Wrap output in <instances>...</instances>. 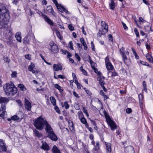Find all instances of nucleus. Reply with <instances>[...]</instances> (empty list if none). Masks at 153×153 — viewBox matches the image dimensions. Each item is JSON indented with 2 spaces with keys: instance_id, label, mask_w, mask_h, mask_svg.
I'll use <instances>...</instances> for the list:
<instances>
[{
  "instance_id": "obj_1",
  "label": "nucleus",
  "mask_w": 153,
  "mask_h": 153,
  "mask_svg": "<svg viewBox=\"0 0 153 153\" xmlns=\"http://www.w3.org/2000/svg\"><path fill=\"white\" fill-rule=\"evenodd\" d=\"M10 18L9 12L2 4H0V26L3 29L4 41L9 46H11L13 43L12 29L8 27L7 24Z\"/></svg>"
},
{
  "instance_id": "obj_2",
  "label": "nucleus",
  "mask_w": 153,
  "mask_h": 153,
  "mask_svg": "<svg viewBox=\"0 0 153 153\" xmlns=\"http://www.w3.org/2000/svg\"><path fill=\"white\" fill-rule=\"evenodd\" d=\"M33 124L36 128L40 131L43 129L45 125V128H46L47 126L50 125L47 120H44L42 116H40L35 119Z\"/></svg>"
},
{
  "instance_id": "obj_3",
  "label": "nucleus",
  "mask_w": 153,
  "mask_h": 153,
  "mask_svg": "<svg viewBox=\"0 0 153 153\" xmlns=\"http://www.w3.org/2000/svg\"><path fill=\"white\" fill-rule=\"evenodd\" d=\"M4 85L3 88L6 94L8 96H13L17 92V88L14 85L12 82L10 83L6 84Z\"/></svg>"
},
{
  "instance_id": "obj_4",
  "label": "nucleus",
  "mask_w": 153,
  "mask_h": 153,
  "mask_svg": "<svg viewBox=\"0 0 153 153\" xmlns=\"http://www.w3.org/2000/svg\"><path fill=\"white\" fill-rule=\"evenodd\" d=\"M45 130L46 132L47 137L54 141L57 140V137L53 131V129L50 125L47 126L46 128H45Z\"/></svg>"
},
{
  "instance_id": "obj_5",
  "label": "nucleus",
  "mask_w": 153,
  "mask_h": 153,
  "mask_svg": "<svg viewBox=\"0 0 153 153\" xmlns=\"http://www.w3.org/2000/svg\"><path fill=\"white\" fill-rule=\"evenodd\" d=\"M52 1L55 4L58 9L60 12L62 13L63 12H64L66 14H69L70 13L69 12L66 10L63 6L61 4H59L56 0H52Z\"/></svg>"
},
{
  "instance_id": "obj_6",
  "label": "nucleus",
  "mask_w": 153,
  "mask_h": 153,
  "mask_svg": "<svg viewBox=\"0 0 153 153\" xmlns=\"http://www.w3.org/2000/svg\"><path fill=\"white\" fill-rule=\"evenodd\" d=\"M120 53L122 55L123 59L126 65H128V64L130 63V60L127 59L126 55L124 51H123L121 50V49H120Z\"/></svg>"
},
{
  "instance_id": "obj_7",
  "label": "nucleus",
  "mask_w": 153,
  "mask_h": 153,
  "mask_svg": "<svg viewBox=\"0 0 153 153\" xmlns=\"http://www.w3.org/2000/svg\"><path fill=\"white\" fill-rule=\"evenodd\" d=\"M107 123L109 125L112 130H114L117 127L115 123L111 120H109L108 121Z\"/></svg>"
},
{
  "instance_id": "obj_8",
  "label": "nucleus",
  "mask_w": 153,
  "mask_h": 153,
  "mask_svg": "<svg viewBox=\"0 0 153 153\" xmlns=\"http://www.w3.org/2000/svg\"><path fill=\"white\" fill-rule=\"evenodd\" d=\"M25 108L27 111H30L32 107L31 103L26 98L25 99Z\"/></svg>"
},
{
  "instance_id": "obj_9",
  "label": "nucleus",
  "mask_w": 153,
  "mask_h": 153,
  "mask_svg": "<svg viewBox=\"0 0 153 153\" xmlns=\"http://www.w3.org/2000/svg\"><path fill=\"white\" fill-rule=\"evenodd\" d=\"M41 13L42 14V16L43 17L45 21L50 25L53 26V21L50 18H48L46 15L43 14L42 12H41Z\"/></svg>"
},
{
  "instance_id": "obj_10",
  "label": "nucleus",
  "mask_w": 153,
  "mask_h": 153,
  "mask_svg": "<svg viewBox=\"0 0 153 153\" xmlns=\"http://www.w3.org/2000/svg\"><path fill=\"white\" fill-rule=\"evenodd\" d=\"M51 50L54 53H57L59 51V49L58 46L54 43H53L52 45H51Z\"/></svg>"
},
{
  "instance_id": "obj_11",
  "label": "nucleus",
  "mask_w": 153,
  "mask_h": 153,
  "mask_svg": "<svg viewBox=\"0 0 153 153\" xmlns=\"http://www.w3.org/2000/svg\"><path fill=\"white\" fill-rule=\"evenodd\" d=\"M5 113V105L3 106V105H1L0 109V117L4 118Z\"/></svg>"
},
{
  "instance_id": "obj_12",
  "label": "nucleus",
  "mask_w": 153,
  "mask_h": 153,
  "mask_svg": "<svg viewBox=\"0 0 153 153\" xmlns=\"http://www.w3.org/2000/svg\"><path fill=\"white\" fill-rule=\"evenodd\" d=\"M9 101L7 97H0V104L4 103V105L2 104L1 105L3 106L5 105V106L6 104ZM6 107V106H5Z\"/></svg>"
},
{
  "instance_id": "obj_13",
  "label": "nucleus",
  "mask_w": 153,
  "mask_h": 153,
  "mask_svg": "<svg viewBox=\"0 0 153 153\" xmlns=\"http://www.w3.org/2000/svg\"><path fill=\"white\" fill-rule=\"evenodd\" d=\"M53 68L55 71H58L62 70V67L60 64H54L53 66Z\"/></svg>"
},
{
  "instance_id": "obj_14",
  "label": "nucleus",
  "mask_w": 153,
  "mask_h": 153,
  "mask_svg": "<svg viewBox=\"0 0 153 153\" xmlns=\"http://www.w3.org/2000/svg\"><path fill=\"white\" fill-rule=\"evenodd\" d=\"M31 36L30 35H27L23 39V43L25 44H29L31 40Z\"/></svg>"
},
{
  "instance_id": "obj_15",
  "label": "nucleus",
  "mask_w": 153,
  "mask_h": 153,
  "mask_svg": "<svg viewBox=\"0 0 153 153\" xmlns=\"http://www.w3.org/2000/svg\"><path fill=\"white\" fill-rule=\"evenodd\" d=\"M7 150V148L5 145L4 142L1 140H0V151L1 150L6 151Z\"/></svg>"
},
{
  "instance_id": "obj_16",
  "label": "nucleus",
  "mask_w": 153,
  "mask_h": 153,
  "mask_svg": "<svg viewBox=\"0 0 153 153\" xmlns=\"http://www.w3.org/2000/svg\"><path fill=\"white\" fill-rule=\"evenodd\" d=\"M107 153H111V145L110 143L105 142Z\"/></svg>"
},
{
  "instance_id": "obj_17",
  "label": "nucleus",
  "mask_w": 153,
  "mask_h": 153,
  "mask_svg": "<svg viewBox=\"0 0 153 153\" xmlns=\"http://www.w3.org/2000/svg\"><path fill=\"white\" fill-rule=\"evenodd\" d=\"M126 151H127L128 153H134V150L133 147L131 146H130L126 147L125 149Z\"/></svg>"
},
{
  "instance_id": "obj_18",
  "label": "nucleus",
  "mask_w": 153,
  "mask_h": 153,
  "mask_svg": "<svg viewBox=\"0 0 153 153\" xmlns=\"http://www.w3.org/2000/svg\"><path fill=\"white\" fill-rule=\"evenodd\" d=\"M40 148L44 150L48 151L49 150V145L46 142L42 143Z\"/></svg>"
},
{
  "instance_id": "obj_19",
  "label": "nucleus",
  "mask_w": 153,
  "mask_h": 153,
  "mask_svg": "<svg viewBox=\"0 0 153 153\" xmlns=\"http://www.w3.org/2000/svg\"><path fill=\"white\" fill-rule=\"evenodd\" d=\"M47 10L49 12L51 13L53 16H55V13L54 12L52 7L51 6H48L47 8Z\"/></svg>"
},
{
  "instance_id": "obj_20",
  "label": "nucleus",
  "mask_w": 153,
  "mask_h": 153,
  "mask_svg": "<svg viewBox=\"0 0 153 153\" xmlns=\"http://www.w3.org/2000/svg\"><path fill=\"white\" fill-rule=\"evenodd\" d=\"M80 41L82 43L83 45L84 46V49L86 51L87 50L88 47L87 46V44L85 42L84 39L83 38H81L80 39Z\"/></svg>"
},
{
  "instance_id": "obj_21",
  "label": "nucleus",
  "mask_w": 153,
  "mask_h": 153,
  "mask_svg": "<svg viewBox=\"0 0 153 153\" xmlns=\"http://www.w3.org/2000/svg\"><path fill=\"white\" fill-rule=\"evenodd\" d=\"M21 33L19 32H17L15 35V37L17 40L19 42H22V37L20 36Z\"/></svg>"
},
{
  "instance_id": "obj_22",
  "label": "nucleus",
  "mask_w": 153,
  "mask_h": 153,
  "mask_svg": "<svg viewBox=\"0 0 153 153\" xmlns=\"http://www.w3.org/2000/svg\"><path fill=\"white\" fill-rule=\"evenodd\" d=\"M147 60L150 62L153 63V58L152 57L151 54H149V53L147 54L146 55Z\"/></svg>"
},
{
  "instance_id": "obj_23",
  "label": "nucleus",
  "mask_w": 153,
  "mask_h": 153,
  "mask_svg": "<svg viewBox=\"0 0 153 153\" xmlns=\"http://www.w3.org/2000/svg\"><path fill=\"white\" fill-rule=\"evenodd\" d=\"M89 60L90 61V63L91 65V67H92V69L94 70V72L96 74H97V73L98 71V69L97 68L94 67L92 65V63H94V62L91 59V57L90 56H89Z\"/></svg>"
},
{
  "instance_id": "obj_24",
  "label": "nucleus",
  "mask_w": 153,
  "mask_h": 153,
  "mask_svg": "<svg viewBox=\"0 0 153 153\" xmlns=\"http://www.w3.org/2000/svg\"><path fill=\"white\" fill-rule=\"evenodd\" d=\"M33 132L35 134V136L38 137H40L42 136V134L36 129H34L33 130Z\"/></svg>"
},
{
  "instance_id": "obj_25",
  "label": "nucleus",
  "mask_w": 153,
  "mask_h": 153,
  "mask_svg": "<svg viewBox=\"0 0 153 153\" xmlns=\"http://www.w3.org/2000/svg\"><path fill=\"white\" fill-rule=\"evenodd\" d=\"M94 146V148L93 149L94 151H96V152H98L100 149L99 146V142L98 141H97L96 143V145H95Z\"/></svg>"
},
{
  "instance_id": "obj_26",
  "label": "nucleus",
  "mask_w": 153,
  "mask_h": 153,
  "mask_svg": "<svg viewBox=\"0 0 153 153\" xmlns=\"http://www.w3.org/2000/svg\"><path fill=\"white\" fill-rule=\"evenodd\" d=\"M111 3L109 4L110 8L112 10H114L115 7V4L114 0H111Z\"/></svg>"
},
{
  "instance_id": "obj_27",
  "label": "nucleus",
  "mask_w": 153,
  "mask_h": 153,
  "mask_svg": "<svg viewBox=\"0 0 153 153\" xmlns=\"http://www.w3.org/2000/svg\"><path fill=\"white\" fill-rule=\"evenodd\" d=\"M54 87L58 89L60 92H61L63 91V89L62 88V87L57 84L55 85Z\"/></svg>"
},
{
  "instance_id": "obj_28",
  "label": "nucleus",
  "mask_w": 153,
  "mask_h": 153,
  "mask_svg": "<svg viewBox=\"0 0 153 153\" xmlns=\"http://www.w3.org/2000/svg\"><path fill=\"white\" fill-rule=\"evenodd\" d=\"M50 99L51 102L53 106H55L56 105V100L53 97L51 96L50 97Z\"/></svg>"
},
{
  "instance_id": "obj_29",
  "label": "nucleus",
  "mask_w": 153,
  "mask_h": 153,
  "mask_svg": "<svg viewBox=\"0 0 153 153\" xmlns=\"http://www.w3.org/2000/svg\"><path fill=\"white\" fill-rule=\"evenodd\" d=\"M106 66L108 70H112L114 68L113 66L111 63L106 65Z\"/></svg>"
},
{
  "instance_id": "obj_30",
  "label": "nucleus",
  "mask_w": 153,
  "mask_h": 153,
  "mask_svg": "<svg viewBox=\"0 0 153 153\" xmlns=\"http://www.w3.org/2000/svg\"><path fill=\"white\" fill-rule=\"evenodd\" d=\"M69 128L70 130L71 131L74 132L75 131L74 127V124L72 122L71 123L69 124Z\"/></svg>"
},
{
  "instance_id": "obj_31",
  "label": "nucleus",
  "mask_w": 153,
  "mask_h": 153,
  "mask_svg": "<svg viewBox=\"0 0 153 153\" xmlns=\"http://www.w3.org/2000/svg\"><path fill=\"white\" fill-rule=\"evenodd\" d=\"M103 113L107 122L109 120H111L110 118V117L109 115L105 111L103 112Z\"/></svg>"
},
{
  "instance_id": "obj_32",
  "label": "nucleus",
  "mask_w": 153,
  "mask_h": 153,
  "mask_svg": "<svg viewBox=\"0 0 153 153\" xmlns=\"http://www.w3.org/2000/svg\"><path fill=\"white\" fill-rule=\"evenodd\" d=\"M18 87L19 88L21 91H25L26 88L23 84H20L18 85Z\"/></svg>"
},
{
  "instance_id": "obj_33",
  "label": "nucleus",
  "mask_w": 153,
  "mask_h": 153,
  "mask_svg": "<svg viewBox=\"0 0 153 153\" xmlns=\"http://www.w3.org/2000/svg\"><path fill=\"white\" fill-rule=\"evenodd\" d=\"M62 102L61 104L62 107H64L66 109H68L69 108V105L68 104L67 102L65 101L64 102V104H62Z\"/></svg>"
},
{
  "instance_id": "obj_34",
  "label": "nucleus",
  "mask_w": 153,
  "mask_h": 153,
  "mask_svg": "<svg viewBox=\"0 0 153 153\" xmlns=\"http://www.w3.org/2000/svg\"><path fill=\"white\" fill-rule=\"evenodd\" d=\"M11 119L14 121H18L19 120V117L16 115H14L11 117Z\"/></svg>"
},
{
  "instance_id": "obj_35",
  "label": "nucleus",
  "mask_w": 153,
  "mask_h": 153,
  "mask_svg": "<svg viewBox=\"0 0 153 153\" xmlns=\"http://www.w3.org/2000/svg\"><path fill=\"white\" fill-rule=\"evenodd\" d=\"M35 67V65L32 63H31L30 65L28 67V69L29 71H31V70L33 69Z\"/></svg>"
},
{
  "instance_id": "obj_36",
  "label": "nucleus",
  "mask_w": 153,
  "mask_h": 153,
  "mask_svg": "<svg viewBox=\"0 0 153 153\" xmlns=\"http://www.w3.org/2000/svg\"><path fill=\"white\" fill-rule=\"evenodd\" d=\"M140 62L141 64L143 65H146L151 68L150 65L147 62L142 61H140Z\"/></svg>"
},
{
  "instance_id": "obj_37",
  "label": "nucleus",
  "mask_w": 153,
  "mask_h": 153,
  "mask_svg": "<svg viewBox=\"0 0 153 153\" xmlns=\"http://www.w3.org/2000/svg\"><path fill=\"white\" fill-rule=\"evenodd\" d=\"M80 120L81 122L84 124L85 123H86V122H87L86 120V119L84 117H82L80 119Z\"/></svg>"
},
{
  "instance_id": "obj_38",
  "label": "nucleus",
  "mask_w": 153,
  "mask_h": 153,
  "mask_svg": "<svg viewBox=\"0 0 153 153\" xmlns=\"http://www.w3.org/2000/svg\"><path fill=\"white\" fill-rule=\"evenodd\" d=\"M139 103H140V106L141 108H143V102L142 100H141L140 96L139 95Z\"/></svg>"
},
{
  "instance_id": "obj_39",
  "label": "nucleus",
  "mask_w": 153,
  "mask_h": 153,
  "mask_svg": "<svg viewBox=\"0 0 153 153\" xmlns=\"http://www.w3.org/2000/svg\"><path fill=\"white\" fill-rule=\"evenodd\" d=\"M101 25L102 27H108V25L105 22L102 21L101 22Z\"/></svg>"
},
{
  "instance_id": "obj_40",
  "label": "nucleus",
  "mask_w": 153,
  "mask_h": 153,
  "mask_svg": "<svg viewBox=\"0 0 153 153\" xmlns=\"http://www.w3.org/2000/svg\"><path fill=\"white\" fill-rule=\"evenodd\" d=\"M102 30L105 34L108 31V27H102Z\"/></svg>"
},
{
  "instance_id": "obj_41",
  "label": "nucleus",
  "mask_w": 153,
  "mask_h": 153,
  "mask_svg": "<svg viewBox=\"0 0 153 153\" xmlns=\"http://www.w3.org/2000/svg\"><path fill=\"white\" fill-rule=\"evenodd\" d=\"M54 108L56 111L59 114L60 113V111L59 109V108L57 106H56L54 107Z\"/></svg>"
},
{
  "instance_id": "obj_42",
  "label": "nucleus",
  "mask_w": 153,
  "mask_h": 153,
  "mask_svg": "<svg viewBox=\"0 0 153 153\" xmlns=\"http://www.w3.org/2000/svg\"><path fill=\"white\" fill-rule=\"evenodd\" d=\"M16 102H17L19 105L20 107L22 108L23 107V104H22V102L20 100H17Z\"/></svg>"
},
{
  "instance_id": "obj_43",
  "label": "nucleus",
  "mask_w": 153,
  "mask_h": 153,
  "mask_svg": "<svg viewBox=\"0 0 153 153\" xmlns=\"http://www.w3.org/2000/svg\"><path fill=\"white\" fill-rule=\"evenodd\" d=\"M111 73L112 74L111 76L112 77L115 76L117 75V73L116 72L112 70L111 71Z\"/></svg>"
},
{
  "instance_id": "obj_44",
  "label": "nucleus",
  "mask_w": 153,
  "mask_h": 153,
  "mask_svg": "<svg viewBox=\"0 0 153 153\" xmlns=\"http://www.w3.org/2000/svg\"><path fill=\"white\" fill-rule=\"evenodd\" d=\"M84 89L85 90L86 93L89 95L91 96L92 94L91 93V92L89 90H88L86 88H84Z\"/></svg>"
},
{
  "instance_id": "obj_45",
  "label": "nucleus",
  "mask_w": 153,
  "mask_h": 153,
  "mask_svg": "<svg viewBox=\"0 0 153 153\" xmlns=\"http://www.w3.org/2000/svg\"><path fill=\"white\" fill-rule=\"evenodd\" d=\"M83 112L85 114L87 117L89 116V114L88 113L87 110L85 108V107H83L82 109Z\"/></svg>"
},
{
  "instance_id": "obj_46",
  "label": "nucleus",
  "mask_w": 153,
  "mask_h": 153,
  "mask_svg": "<svg viewBox=\"0 0 153 153\" xmlns=\"http://www.w3.org/2000/svg\"><path fill=\"white\" fill-rule=\"evenodd\" d=\"M134 32L135 33L136 36L137 37H139V33L137 28H135L134 29Z\"/></svg>"
},
{
  "instance_id": "obj_47",
  "label": "nucleus",
  "mask_w": 153,
  "mask_h": 153,
  "mask_svg": "<svg viewBox=\"0 0 153 153\" xmlns=\"http://www.w3.org/2000/svg\"><path fill=\"white\" fill-rule=\"evenodd\" d=\"M132 50L133 54L135 56V58L137 59H139V56L137 54L135 51L134 50Z\"/></svg>"
},
{
  "instance_id": "obj_48",
  "label": "nucleus",
  "mask_w": 153,
  "mask_h": 153,
  "mask_svg": "<svg viewBox=\"0 0 153 153\" xmlns=\"http://www.w3.org/2000/svg\"><path fill=\"white\" fill-rule=\"evenodd\" d=\"M100 32V30H99V32L97 33V35L98 37H100L102 35L105 34L103 32L101 33Z\"/></svg>"
},
{
  "instance_id": "obj_49",
  "label": "nucleus",
  "mask_w": 153,
  "mask_h": 153,
  "mask_svg": "<svg viewBox=\"0 0 153 153\" xmlns=\"http://www.w3.org/2000/svg\"><path fill=\"white\" fill-rule=\"evenodd\" d=\"M68 27L69 29L71 31H73L74 30V27L71 24H70L68 25Z\"/></svg>"
},
{
  "instance_id": "obj_50",
  "label": "nucleus",
  "mask_w": 153,
  "mask_h": 153,
  "mask_svg": "<svg viewBox=\"0 0 153 153\" xmlns=\"http://www.w3.org/2000/svg\"><path fill=\"white\" fill-rule=\"evenodd\" d=\"M69 44L70 45L69 48H70L72 50H74V48L73 47V43L71 41H70L69 42Z\"/></svg>"
},
{
  "instance_id": "obj_51",
  "label": "nucleus",
  "mask_w": 153,
  "mask_h": 153,
  "mask_svg": "<svg viewBox=\"0 0 153 153\" xmlns=\"http://www.w3.org/2000/svg\"><path fill=\"white\" fill-rule=\"evenodd\" d=\"M132 112V109L130 108H128L126 109V113L128 114H130Z\"/></svg>"
},
{
  "instance_id": "obj_52",
  "label": "nucleus",
  "mask_w": 153,
  "mask_h": 153,
  "mask_svg": "<svg viewBox=\"0 0 153 153\" xmlns=\"http://www.w3.org/2000/svg\"><path fill=\"white\" fill-rule=\"evenodd\" d=\"M75 57L79 61L81 60V58L76 53H75Z\"/></svg>"
},
{
  "instance_id": "obj_53",
  "label": "nucleus",
  "mask_w": 153,
  "mask_h": 153,
  "mask_svg": "<svg viewBox=\"0 0 153 153\" xmlns=\"http://www.w3.org/2000/svg\"><path fill=\"white\" fill-rule=\"evenodd\" d=\"M105 65H106L107 64H108V63H110L109 62V58L108 57H106L105 60Z\"/></svg>"
},
{
  "instance_id": "obj_54",
  "label": "nucleus",
  "mask_w": 153,
  "mask_h": 153,
  "mask_svg": "<svg viewBox=\"0 0 153 153\" xmlns=\"http://www.w3.org/2000/svg\"><path fill=\"white\" fill-rule=\"evenodd\" d=\"M19 0H14L13 1V3L16 5H17L18 4Z\"/></svg>"
},
{
  "instance_id": "obj_55",
  "label": "nucleus",
  "mask_w": 153,
  "mask_h": 153,
  "mask_svg": "<svg viewBox=\"0 0 153 153\" xmlns=\"http://www.w3.org/2000/svg\"><path fill=\"white\" fill-rule=\"evenodd\" d=\"M108 37L109 41L111 42H112L113 39L112 35L111 34H109L108 36Z\"/></svg>"
},
{
  "instance_id": "obj_56",
  "label": "nucleus",
  "mask_w": 153,
  "mask_h": 153,
  "mask_svg": "<svg viewBox=\"0 0 153 153\" xmlns=\"http://www.w3.org/2000/svg\"><path fill=\"white\" fill-rule=\"evenodd\" d=\"M56 35L57 36V37L59 39H61V35H60V33L59 31H57L56 32Z\"/></svg>"
},
{
  "instance_id": "obj_57",
  "label": "nucleus",
  "mask_w": 153,
  "mask_h": 153,
  "mask_svg": "<svg viewBox=\"0 0 153 153\" xmlns=\"http://www.w3.org/2000/svg\"><path fill=\"white\" fill-rule=\"evenodd\" d=\"M91 47L93 51H95V49L94 48V44L93 42L91 41Z\"/></svg>"
},
{
  "instance_id": "obj_58",
  "label": "nucleus",
  "mask_w": 153,
  "mask_h": 153,
  "mask_svg": "<svg viewBox=\"0 0 153 153\" xmlns=\"http://www.w3.org/2000/svg\"><path fill=\"white\" fill-rule=\"evenodd\" d=\"M122 25L125 30L128 29V27L126 26V24L124 23L123 22H122Z\"/></svg>"
},
{
  "instance_id": "obj_59",
  "label": "nucleus",
  "mask_w": 153,
  "mask_h": 153,
  "mask_svg": "<svg viewBox=\"0 0 153 153\" xmlns=\"http://www.w3.org/2000/svg\"><path fill=\"white\" fill-rule=\"evenodd\" d=\"M58 77L62 79H64L65 78V77L64 76L62 75H58Z\"/></svg>"
},
{
  "instance_id": "obj_60",
  "label": "nucleus",
  "mask_w": 153,
  "mask_h": 153,
  "mask_svg": "<svg viewBox=\"0 0 153 153\" xmlns=\"http://www.w3.org/2000/svg\"><path fill=\"white\" fill-rule=\"evenodd\" d=\"M16 73L14 72H13L11 74V76L12 77H16Z\"/></svg>"
},
{
  "instance_id": "obj_61",
  "label": "nucleus",
  "mask_w": 153,
  "mask_h": 153,
  "mask_svg": "<svg viewBox=\"0 0 153 153\" xmlns=\"http://www.w3.org/2000/svg\"><path fill=\"white\" fill-rule=\"evenodd\" d=\"M73 95H74L76 98H79V96L78 94H77L76 92L75 91H74L73 92Z\"/></svg>"
},
{
  "instance_id": "obj_62",
  "label": "nucleus",
  "mask_w": 153,
  "mask_h": 153,
  "mask_svg": "<svg viewBox=\"0 0 153 153\" xmlns=\"http://www.w3.org/2000/svg\"><path fill=\"white\" fill-rule=\"evenodd\" d=\"M78 114L79 117H82L83 116V114L82 112L79 111L78 112Z\"/></svg>"
},
{
  "instance_id": "obj_63",
  "label": "nucleus",
  "mask_w": 153,
  "mask_h": 153,
  "mask_svg": "<svg viewBox=\"0 0 153 153\" xmlns=\"http://www.w3.org/2000/svg\"><path fill=\"white\" fill-rule=\"evenodd\" d=\"M91 123L94 126H97L96 123L95 121L91 119L90 120Z\"/></svg>"
},
{
  "instance_id": "obj_64",
  "label": "nucleus",
  "mask_w": 153,
  "mask_h": 153,
  "mask_svg": "<svg viewBox=\"0 0 153 153\" xmlns=\"http://www.w3.org/2000/svg\"><path fill=\"white\" fill-rule=\"evenodd\" d=\"M67 54V58H69L72 56L71 54L69 52H68Z\"/></svg>"
}]
</instances>
